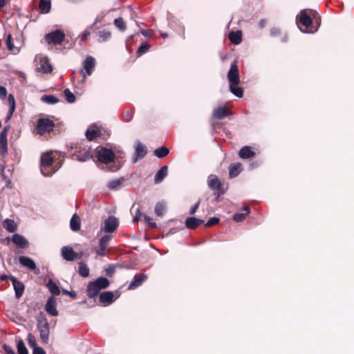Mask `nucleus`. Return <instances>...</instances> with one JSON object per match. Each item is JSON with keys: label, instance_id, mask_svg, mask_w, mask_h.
Returning <instances> with one entry per match:
<instances>
[{"label": "nucleus", "instance_id": "nucleus-1", "mask_svg": "<svg viewBox=\"0 0 354 354\" xmlns=\"http://www.w3.org/2000/svg\"><path fill=\"white\" fill-rule=\"evenodd\" d=\"M57 158L53 151L43 153L40 158V169L45 176H50L61 167V162H57Z\"/></svg>", "mask_w": 354, "mask_h": 354}, {"label": "nucleus", "instance_id": "nucleus-2", "mask_svg": "<svg viewBox=\"0 0 354 354\" xmlns=\"http://www.w3.org/2000/svg\"><path fill=\"white\" fill-rule=\"evenodd\" d=\"M70 153L73 159L80 162L87 161L93 157L90 147L82 142L72 146Z\"/></svg>", "mask_w": 354, "mask_h": 354}, {"label": "nucleus", "instance_id": "nucleus-3", "mask_svg": "<svg viewBox=\"0 0 354 354\" xmlns=\"http://www.w3.org/2000/svg\"><path fill=\"white\" fill-rule=\"evenodd\" d=\"M54 127V122L48 118H39L37 120L35 129L37 134L43 136L46 133H50L53 131Z\"/></svg>", "mask_w": 354, "mask_h": 354}, {"label": "nucleus", "instance_id": "nucleus-4", "mask_svg": "<svg viewBox=\"0 0 354 354\" xmlns=\"http://www.w3.org/2000/svg\"><path fill=\"white\" fill-rule=\"evenodd\" d=\"M115 155L112 149L103 147L97 148V158L100 162L104 164H109L113 162Z\"/></svg>", "mask_w": 354, "mask_h": 354}, {"label": "nucleus", "instance_id": "nucleus-5", "mask_svg": "<svg viewBox=\"0 0 354 354\" xmlns=\"http://www.w3.org/2000/svg\"><path fill=\"white\" fill-rule=\"evenodd\" d=\"M65 33L63 30H56L45 35V40L48 44L59 45L64 41Z\"/></svg>", "mask_w": 354, "mask_h": 354}, {"label": "nucleus", "instance_id": "nucleus-6", "mask_svg": "<svg viewBox=\"0 0 354 354\" xmlns=\"http://www.w3.org/2000/svg\"><path fill=\"white\" fill-rule=\"evenodd\" d=\"M37 326L39 332L41 341L44 344H48L50 334V328L47 319L45 317L39 319L37 321Z\"/></svg>", "mask_w": 354, "mask_h": 354}, {"label": "nucleus", "instance_id": "nucleus-7", "mask_svg": "<svg viewBox=\"0 0 354 354\" xmlns=\"http://www.w3.org/2000/svg\"><path fill=\"white\" fill-rule=\"evenodd\" d=\"M207 183L209 187L212 190L215 191V194H216L218 196L225 193L226 189L224 188L223 185L217 176L212 175L209 176L208 177Z\"/></svg>", "mask_w": 354, "mask_h": 354}, {"label": "nucleus", "instance_id": "nucleus-8", "mask_svg": "<svg viewBox=\"0 0 354 354\" xmlns=\"http://www.w3.org/2000/svg\"><path fill=\"white\" fill-rule=\"evenodd\" d=\"M227 77L229 81V84H239L240 83V77L236 60H234L232 63Z\"/></svg>", "mask_w": 354, "mask_h": 354}, {"label": "nucleus", "instance_id": "nucleus-9", "mask_svg": "<svg viewBox=\"0 0 354 354\" xmlns=\"http://www.w3.org/2000/svg\"><path fill=\"white\" fill-rule=\"evenodd\" d=\"M299 23L306 28V32H314L316 30H313L312 27V19L307 13V11L304 10L300 12L299 17Z\"/></svg>", "mask_w": 354, "mask_h": 354}, {"label": "nucleus", "instance_id": "nucleus-10", "mask_svg": "<svg viewBox=\"0 0 354 354\" xmlns=\"http://www.w3.org/2000/svg\"><path fill=\"white\" fill-rule=\"evenodd\" d=\"M119 225L118 219L114 216H109L104 222L103 230L106 233H113Z\"/></svg>", "mask_w": 354, "mask_h": 354}, {"label": "nucleus", "instance_id": "nucleus-11", "mask_svg": "<svg viewBox=\"0 0 354 354\" xmlns=\"http://www.w3.org/2000/svg\"><path fill=\"white\" fill-rule=\"evenodd\" d=\"M95 66V60L91 56H88L85 59L83 62L84 69L86 72H84L83 70H81V74L82 75L83 80H85L86 75H91L93 73L94 67Z\"/></svg>", "mask_w": 354, "mask_h": 354}, {"label": "nucleus", "instance_id": "nucleus-12", "mask_svg": "<svg viewBox=\"0 0 354 354\" xmlns=\"http://www.w3.org/2000/svg\"><path fill=\"white\" fill-rule=\"evenodd\" d=\"M232 115V112L227 107L223 106H220L212 111V118L216 120H223Z\"/></svg>", "mask_w": 354, "mask_h": 354}, {"label": "nucleus", "instance_id": "nucleus-13", "mask_svg": "<svg viewBox=\"0 0 354 354\" xmlns=\"http://www.w3.org/2000/svg\"><path fill=\"white\" fill-rule=\"evenodd\" d=\"M112 239V236L106 234L103 236L99 241V248L95 250L97 256L104 257L106 255V249L108 243Z\"/></svg>", "mask_w": 354, "mask_h": 354}, {"label": "nucleus", "instance_id": "nucleus-14", "mask_svg": "<svg viewBox=\"0 0 354 354\" xmlns=\"http://www.w3.org/2000/svg\"><path fill=\"white\" fill-rule=\"evenodd\" d=\"M147 153V149L140 141H137L136 144V151L134 153L133 162L143 158Z\"/></svg>", "mask_w": 354, "mask_h": 354}, {"label": "nucleus", "instance_id": "nucleus-15", "mask_svg": "<svg viewBox=\"0 0 354 354\" xmlns=\"http://www.w3.org/2000/svg\"><path fill=\"white\" fill-rule=\"evenodd\" d=\"M147 279V275L144 273L136 274L133 280L129 285V290H133L139 287L142 285V283L146 281Z\"/></svg>", "mask_w": 354, "mask_h": 354}, {"label": "nucleus", "instance_id": "nucleus-16", "mask_svg": "<svg viewBox=\"0 0 354 354\" xmlns=\"http://www.w3.org/2000/svg\"><path fill=\"white\" fill-rule=\"evenodd\" d=\"M56 303L55 297L54 296H50L48 297L45 305L46 311L52 316H57L58 315V311L56 308Z\"/></svg>", "mask_w": 354, "mask_h": 354}, {"label": "nucleus", "instance_id": "nucleus-17", "mask_svg": "<svg viewBox=\"0 0 354 354\" xmlns=\"http://www.w3.org/2000/svg\"><path fill=\"white\" fill-rule=\"evenodd\" d=\"M9 279L12 281L15 292V297L17 298H20L24 292L25 286L24 283L19 281L17 280V279L13 276H10Z\"/></svg>", "mask_w": 354, "mask_h": 354}, {"label": "nucleus", "instance_id": "nucleus-18", "mask_svg": "<svg viewBox=\"0 0 354 354\" xmlns=\"http://www.w3.org/2000/svg\"><path fill=\"white\" fill-rule=\"evenodd\" d=\"M62 255L64 259L68 261H74L77 258V254L70 246H64L62 249Z\"/></svg>", "mask_w": 354, "mask_h": 354}, {"label": "nucleus", "instance_id": "nucleus-19", "mask_svg": "<svg viewBox=\"0 0 354 354\" xmlns=\"http://www.w3.org/2000/svg\"><path fill=\"white\" fill-rule=\"evenodd\" d=\"M12 241L18 248L21 249H26L28 247L29 243L27 239L22 235L19 234H15L12 235Z\"/></svg>", "mask_w": 354, "mask_h": 354}, {"label": "nucleus", "instance_id": "nucleus-20", "mask_svg": "<svg viewBox=\"0 0 354 354\" xmlns=\"http://www.w3.org/2000/svg\"><path fill=\"white\" fill-rule=\"evenodd\" d=\"M37 71L43 73H50L53 71V66L47 57H43L40 59Z\"/></svg>", "mask_w": 354, "mask_h": 354}, {"label": "nucleus", "instance_id": "nucleus-21", "mask_svg": "<svg viewBox=\"0 0 354 354\" xmlns=\"http://www.w3.org/2000/svg\"><path fill=\"white\" fill-rule=\"evenodd\" d=\"M255 155V152L252 151V147L250 146H244L239 151V156L241 159L252 158Z\"/></svg>", "mask_w": 354, "mask_h": 354}, {"label": "nucleus", "instance_id": "nucleus-22", "mask_svg": "<svg viewBox=\"0 0 354 354\" xmlns=\"http://www.w3.org/2000/svg\"><path fill=\"white\" fill-rule=\"evenodd\" d=\"M114 295L111 291L103 292L100 295V302L104 306H108L114 301Z\"/></svg>", "mask_w": 354, "mask_h": 354}, {"label": "nucleus", "instance_id": "nucleus-23", "mask_svg": "<svg viewBox=\"0 0 354 354\" xmlns=\"http://www.w3.org/2000/svg\"><path fill=\"white\" fill-rule=\"evenodd\" d=\"M204 223L202 219L197 218L196 217H188L185 222L187 228L190 230H194L201 224Z\"/></svg>", "mask_w": 354, "mask_h": 354}, {"label": "nucleus", "instance_id": "nucleus-24", "mask_svg": "<svg viewBox=\"0 0 354 354\" xmlns=\"http://www.w3.org/2000/svg\"><path fill=\"white\" fill-rule=\"evenodd\" d=\"M19 262L21 266L27 267L31 270H34L37 268L36 264L34 262V261L28 257L21 256L19 258Z\"/></svg>", "mask_w": 354, "mask_h": 354}, {"label": "nucleus", "instance_id": "nucleus-25", "mask_svg": "<svg viewBox=\"0 0 354 354\" xmlns=\"http://www.w3.org/2000/svg\"><path fill=\"white\" fill-rule=\"evenodd\" d=\"M100 290L99 286L94 281H91L87 286L86 293L90 298H93L99 294Z\"/></svg>", "mask_w": 354, "mask_h": 354}, {"label": "nucleus", "instance_id": "nucleus-26", "mask_svg": "<svg viewBox=\"0 0 354 354\" xmlns=\"http://www.w3.org/2000/svg\"><path fill=\"white\" fill-rule=\"evenodd\" d=\"M228 169L230 178H233L236 177L242 171V165L240 162L231 164Z\"/></svg>", "mask_w": 354, "mask_h": 354}, {"label": "nucleus", "instance_id": "nucleus-27", "mask_svg": "<svg viewBox=\"0 0 354 354\" xmlns=\"http://www.w3.org/2000/svg\"><path fill=\"white\" fill-rule=\"evenodd\" d=\"M70 227L73 232H77L81 227V219L77 214H74L70 221Z\"/></svg>", "mask_w": 354, "mask_h": 354}, {"label": "nucleus", "instance_id": "nucleus-28", "mask_svg": "<svg viewBox=\"0 0 354 354\" xmlns=\"http://www.w3.org/2000/svg\"><path fill=\"white\" fill-rule=\"evenodd\" d=\"M228 38L233 44L238 45L242 41V32L240 30L231 31L228 35Z\"/></svg>", "mask_w": 354, "mask_h": 354}, {"label": "nucleus", "instance_id": "nucleus-29", "mask_svg": "<svg viewBox=\"0 0 354 354\" xmlns=\"http://www.w3.org/2000/svg\"><path fill=\"white\" fill-rule=\"evenodd\" d=\"M100 135H101V131L97 127L88 129L86 131V137L87 140L89 141H92L97 137H100Z\"/></svg>", "mask_w": 354, "mask_h": 354}, {"label": "nucleus", "instance_id": "nucleus-30", "mask_svg": "<svg viewBox=\"0 0 354 354\" xmlns=\"http://www.w3.org/2000/svg\"><path fill=\"white\" fill-rule=\"evenodd\" d=\"M168 167L165 165L162 167L154 176V181L156 183H160L167 174Z\"/></svg>", "mask_w": 354, "mask_h": 354}, {"label": "nucleus", "instance_id": "nucleus-31", "mask_svg": "<svg viewBox=\"0 0 354 354\" xmlns=\"http://www.w3.org/2000/svg\"><path fill=\"white\" fill-rule=\"evenodd\" d=\"M0 154L5 157L8 154L7 137L0 134Z\"/></svg>", "mask_w": 354, "mask_h": 354}, {"label": "nucleus", "instance_id": "nucleus-32", "mask_svg": "<svg viewBox=\"0 0 354 354\" xmlns=\"http://www.w3.org/2000/svg\"><path fill=\"white\" fill-rule=\"evenodd\" d=\"M4 228L9 232L13 233L17 230V225L14 220L6 218L3 223Z\"/></svg>", "mask_w": 354, "mask_h": 354}, {"label": "nucleus", "instance_id": "nucleus-33", "mask_svg": "<svg viewBox=\"0 0 354 354\" xmlns=\"http://www.w3.org/2000/svg\"><path fill=\"white\" fill-rule=\"evenodd\" d=\"M51 3L50 0H40L39 4V8L40 12L42 14L48 13L50 10Z\"/></svg>", "mask_w": 354, "mask_h": 354}, {"label": "nucleus", "instance_id": "nucleus-34", "mask_svg": "<svg viewBox=\"0 0 354 354\" xmlns=\"http://www.w3.org/2000/svg\"><path fill=\"white\" fill-rule=\"evenodd\" d=\"M154 212L156 216H163L166 212V204L164 201L158 202L155 206Z\"/></svg>", "mask_w": 354, "mask_h": 354}, {"label": "nucleus", "instance_id": "nucleus-35", "mask_svg": "<svg viewBox=\"0 0 354 354\" xmlns=\"http://www.w3.org/2000/svg\"><path fill=\"white\" fill-rule=\"evenodd\" d=\"M244 212L243 213H236L233 218L236 222H241L245 219L247 215L250 212V207L248 206L243 207L242 209Z\"/></svg>", "mask_w": 354, "mask_h": 354}, {"label": "nucleus", "instance_id": "nucleus-36", "mask_svg": "<svg viewBox=\"0 0 354 354\" xmlns=\"http://www.w3.org/2000/svg\"><path fill=\"white\" fill-rule=\"evenodd\" d=\"M47 288L53 295H59L60 290L58 286L53 281V279H50L46 284Z\"/></svg>", "mask_w": 354, "mask_h": 354}, {"label": "nucleus", "instance_id": "nucleus-37", "mask_svg": "<svg viewBox=\"0 0 354 354\" xmlns=\"http://www.w3.org/2000/svg\"><path fill=\"white\" fill-rule=\"evenodd\" d=\"M229 89L230 92L238 97H242L243 95V90L239 84H229Z\"/></svg>", "mask_w": 354, "mask_h": 354}, {"label": "nucleus", "instance_id": "nucleus-38", "mask_svg": "<svg viewBox=\"0 0 354 354\" xmlns=\"http://www.w3.org/2000/svg\"><path fill=\"white\" fill-rule=\"evenodd\" d=\"M93 281L95 283V284H97V286H99L100 290L106 288L110 284L109 279L103 277H98Z\"/></svg>", "mask_w": 354, "mask_h": 354}, {"label": "nucleus", "instance_id": "nucleus-39", "mask_svg": "<svg viewBox=\"0 0 354 354\" xmlns=\"http://www.w3.org/2000/svg\"><path fill=\"white\" fill-rule=\"evenodd\" d=\"M169 149L164 146L159 147L154 151V155L159 158H165L169 154Z\"/></svg>", "mask_w": 354, "mask_h": 354}, {"label": "nucleus", "instance_id": "nucleus-40", "mask_svg": "<svg viewBox=\"0 0 354 354\" xmlns=\"http://www.w3.org/2000/svg\"><path fill=\"white\" fill-rule=\"evenodd\" d=\"M124 182V178L115 179L113 180H111L108 183L107 187L110 189H118L122 187V185Z\"/></svg>", "mask_w": 354, "mask_h": 354}, {"label": "nucleus", "instance_id": "nucleus-41", "mask_svg": "<svg viewBox=\"0 0 354 354\" xmlns=\"http://www.w3.org/2000/svg\"><path fill=\"white\" fill-rule=\"evenodd\" d=\"M78 272L80 276L83 277H87L89 274V269L86 264L83 262L79 263Z\"/></svg>", "mask_w": 354, "mask_h": 354}, {"label": "nucleus", "instance_id": "nucleus-42", "mask_svg": "<svg viewBox=\"0 0 354 354\" xmlns=\"http://www.w3.org/2000/svg\"><path fill=\"white\" fill-rule=\"evenodd\" d=\"M100 41H106L109 40L111 37V32L107 30H100L97 33Z\"/></svg>", "mask_w": 354, "mask_h": 354}, {"label": "nucleus", "instance_id": "nucleus-43", "mask_svg": "<svg viewBox=\"0 0 354 354\" xmlns=\"http://www.w3.org/2000/svg\"><path fill=\"white\" fill-rule=\"evenodd\" d=\"M41 100L50 104H54L59 102V99L56 96L52 95H43L41 97Z\"/></svg>", "mask_w": 354, "mask_h": 354}, {"label": "nucleus", "instance_id": "nucleus-44", "mask_svg": "<svg viewBox=\"0 0 354 354\" xmlns=\"http://www.w3.org/2000/svg\"><path fill=\"white\" fill-rule=\"evenodd\" d=\"M114 25L117 27L120 31L124 32L127 29V26L125 22L122 17L116 18L113 21Z\"/></svg>", "mask_w": 354, "mask_h": 354}, {"label": "nucleus", "instance_id": "nucleus-45", "mask_svg": "<svg viewBox=\"0 0 354 354\" xmlns=\"http://www.w3.org/2000/svg\"><path fill=\"white\" fill-rule=\"evenodd\" d=\"M63 93L68 102L73 103L75 102V95L68 88L64 89Z\"/></svg>", "mask_w": 354, "mask_h": 354}, {"label": "nucleus", "instance_id": "nucleus-46", "mask_svg": "<svg viewBox=\"0 0 354 354\" xmlns=\"http://www.w3.org/2000/svg\"><path fill=\"white\" fill-rule=\"evenodd\" d=\"M17 351L19 354H28V351L27 348L25 346V344L23 340L20 339L17 342Z\"/></svg>", "mask_w": 354, "mask_h": 354}, {"label": "nucleus", "instance_id": "nucleus-47", "mask_svg": "<svg viewBox=\"0 0 354 354\" xmlns=\"http://www.w3.org/2000/svg\"><path fill=\"white\" fill-rule=\"evenodd\" d=\"M150 48L149 44L147 42H143L137 50V55L140 56L147 53Z\"/></svg>", "mask_w": 354, "mask_h": 354}, {"label": "nucleus", "instance_id": "nucleus-48", "mask_svg": "<svg viewBox=\"0 0 354 354\" xmlns=\"http://www.w3.org/2000/svg\"><path fill=\"white\" fill-rule=\"evenodd\" d=\"M6 44L8 49L10 51H13L15 50V46L12 42V37L10 34H8L7 35L6 39Z\"/></svg>", "mask_w": 354, "mask_h": 354}, {"label": "nucleus", "instance_id": "nucleus-49", "mask_svg": "<svg viewBox=\"0 0 354 354\" xmlns=\"http://www.w3.org/2000/svg\"><path fill=\"white\" fill-rule=\"evenodd\" d=\"M27 340H28V345L30 346V347H31L32 348H35L37 346V342H36V339H35V337L31 334V333H29L28 335V337H27Z\"/></svg>", "mask_w": 354, "mask_h": 354}, {"label": "nucleus", "instance_id": "nucleus-50", "mask_svg": "<svg viewBox=\"0 0 354 354\" xmlns=\"http://www.w3.org/2000/svg\"><path fill=\"white\" fill-rule=\"evenodd\" d=\"M144 220L150 228L155 229L157 227L156 223L153 221V219L149 216L145 215Z\"/></svg>", "mask_w": 354, "mask_h": 354}, {"label": "nucleus", "instance_id": "nucleus-51", "mask_svg": "<svg viewBox=\"0 0 354 354\" xmlns=\"http://www.w3.org/2000/svg\"><path fill=\"white\" fill-rule=\"evenodd\" d=\"M8 104L10 109H15L16 108V102L15 97L12 94H9L8 96Z\"/></svg>", "mask_w": 354, "mask_h": 354}, {"label": "nucleus", "instance_id": "nucleus-52", "mask_svg": "<svg viewBox=\"0 0 354 354\" xmlns=\"http://www.w3.org/2000/svg\"><path fill=\"white\" fill-rule=\"evenodd\" d=\"M133 113L132 111H130V110H128L127 111H125L123 115H122V117H123V120L125 121V122H129L131 120V119L133 118Z\"/></svg>", "mask_w": 354, "mask_h": 354}, {"label": "nucleus", "instance_id": "nucleus-53", "mask_svg": "<svg viewBox=\"0 0 354 354\" xmlns=\"http://www.w3.org/2000/svg\"><path fill=\"white\" fill-rule=\"evenodd\" d=\"M219 222V218L217 217H212L210 219L207 221V222L205 224V227H211L216 224H217Z\"/></svg>", "mask_w": 354, "mask_h": 354}, {"label": "nucleus", "instance_id": "nucleus-54", "mask_svg": "<svg viewBox=\"0 0 354 354\" xmlns=\"http://www.w3.org/2000/svg\"><path fill=\"white\" fill-rule=\"evenodd\" d=\"M105 273L109 277H112L115 273V267L113 266H110L109 268H106Z\"/></svg>", "mask_w": 354, "mask_h": 354}, {"label": "nucleus", "instance_id": "nucleus-55", "mask_svg": "<svg viewBox=\"0 0 354 354\" xmlns=\"http://www.w3.org/2000/svg\"><path fill=\"white\" fill-rule=\"evenodd\" d=\"M62 293L66 295H69L71 298L75 299L77 297V294L75 291H68L66 289H62Z\"/></svg>", "mask_w": 354, "mask_h": 354}, {"label": "nucleus", "instance_id": "nucleus-56", "mask_svg": "<svg viewBox=\"0 0 354 354\" xmlns=\"http://www.w3.org/2000/svg\"><path fill=\"white\" fill-rule=\"evenodd\" d=\"M3 348L6 354H15V353L13 351V349L12 348V347L7 344H3Z\"/></svg>", "mask_w": 354, "mask_h": 354}, {"label": "nucleus", "instance_id": "nucleus-57", "mask_svg": "<svg viewBox=\"0 0 354 354\" xmlns=\"http://www.w3.org/2000/svg\"><path fill=\"white\" fill-rule=\"evenodd\" d=\"M7 89L4 86H0V99L3 100L6 97Z\"/></svg>", "mask_w": 354, "mask_h": 354}, {"label": "nucleus", "instance_id": "nucleus-58", "mask_svg": "<svg viewBox=\"0 0 354 354\" xmlns=\"http://www.w3.org/2000/svg\"><path fill=\"white\" fill-rule=\"evenodd\" d=\"M15 109L9 108L8 112L5 119V122H8L12 117L13 113L15 112Z\"/></svg>", "mask_w": 354, "mask_h": 354}, {"label": "nucleus", "instance_id": "nucleus-59", "mask_svg": "<svg viewBox=\"0 0 354 354\" xmlns=\"http://www.w3.org/2000/svg\"><path fill=\"white\" fill-rule=\"evenodd\" d=\"M200 203H201V199H199L197 201V203L191 208V209L189 211L190 214H194L196 212V211L200 205Z\"/></svg>", "mask_w": 354, "mask_h": 354}, {"label": "nucleus", "instance_id": "nucleus-60", "mask_svg": "<svg viewBox=\"0 0 354 354\" xmlns=\"http://www.w3.org/2000/svg\"><path fill=\"white\" fill-rule=\"evenodd\" d=\"M90 35H91L90 30L88 29L85 30L81 36L80 40L82 41H85L90 36Z\"/></svg>", "mask_w": 354, "mask_h": 354}, {"label": "nucleus", "instance_id": "nucleus-61", "mask_svg": "<svg viewBox=\"0 0 354 354\" xmlns=\"http://www.w3.org/2000/svg\"><path fill=\"white\" fill-rule=\"evenodd\" d=\"M33 349V354H46V351L41 347L36 346Z\"/></svg>", "mask_w": 354, "mask_h": 354}, {"label": "nucleus", "instance_id": "nucleus-62", "mask_svg": "<svg viewBox=\"0 0 354 354\" xmlns=\"http://www.w3.org/2000/svg\"><path fill=\"white\" fill-rule=\"evenodd\" d=\"M142 216V213L139 209H137L135 216L133 218V221L134 223L138 222L140 221V218Z\"/></svg>", "mask_w": 354, "mask_h": 354}, {"label": "nucleus", "instance_id": "nucleus-63", "mask_svg": "<svg viewBox=\"0 0 354 354\" xmlns=\"http://www.w3.org/2000/svg\"><path fill=\"white\" fill-rule=\"evenodd\" d=\"M10 125H7V126L4 127L3 129L1 131L0 134L7 137L8 131H10Z\"/></svg>", "mask_w": 354, "mask_h": 354}, {"label": "nucleus", "instance_id": "nucleus-64", "mask_svg": "<svg viewBox=\"0 0 354 354\" xmlns=\"http://www.w3.org/2000/svg\"><path fill=\"white\" fill-rule=\"evenodd\" d=\"M270 34L272 36H277L280 34V29L277 28H273L270 30Z\"/></svg>", "mask_w": 354, "mask_h": 354}]
</instances>
